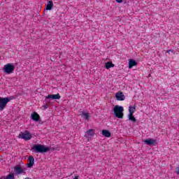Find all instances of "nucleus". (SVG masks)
<instances>
[{"label":"nucleus","instance_id":"nucleus-19","mask_svg":"<svg viewBox=\"0 0 179 179\" xmlns=\"http://www.w3.org/2000/svg\"><path fill=\"white\" fill-rule=\"evenodd\" d=\"M129 120L131 121V122H136V118L134 117V115H129Z\"/></svg>","mask_w":179,"mask_h":179},{"label":"nucleus","instance_id":"nucleus-24","mask_svg":"<svg viewBox=\"0 0 179 179\" xmlns=\"http://www.w3.org/2000/svg\"><path fill=\"white\" fill-rule=\"evenodd\" d=\"M0 179H3V176H2L1 178H0Z\"/></svg>","mask_w":179,"mask_h":179},{"label":"nucleus","instance_id":"nucleus-13","mask_svg":"<svg viewBox=\"0 0 179 179\" xmlns=\"http://www.w3.org/2000/svg\"><path fill=\"white\" fill-rule=\"evenodd\" d=\"M138 65V63L134 59H129V69H131V68H134V66H136Z\"/></svg>","mask_w":179,"mask_h":179},{"label":"nucleus","instance_id":"nucleus-22","mask_svg":"<svg viewBox=\"0 0 179 179\" xmlns=\"http://www.w3.org/2000/svg\"><path fill=\"white\" fill-rule=\"evenodd\" d=\"M116 2H117V3H121L122 2V0H116Z\"/></svg>","mask_w":179,"mask_h":179},{"label":"nucleus","instance_id":"nucleus-1","mask_svg":"<svg viewBox=\"0 0 179 179\" xmlns=\"http://www.w3.org/2000/svg\"><path fill=\"white\" fill-rule=\"evenodd\" d=\"M113 113L117 118H124V107L116 105L113 108Z\"/></svg>","mask_w":179,"mask_h":179},{"label":"nucleus","instance_id":"nucleus-26","mask_svg":"<svg viewBox=\"0 0 179 179\" xmlns=\"http://www.w3.org/2000/svg\"><path fill=\"white\" fill-rule=\"evenodd\" d=\"M0 59H1V57H0Z\"/></svg>","mask_w":179,"mask_h":179},{"label":"nucleus","instance_id":"nucleus-16","mask_svg":"<svg viewBox=\"0 0 179 179\" xmlns=\"http://www.w3.org/2000/svg\"><path fill=\"white\" fill-rule=\"evenodd\" d=\"M135 111H136V106H134L129 107V115H134V113H135Z\"/></svg>","mask_w":179,"mask_h":179},{"label":"nucleus","instance_id":"nucleus-15","mask_svg":"<svg viewBox=\"0 0 179 179\" xmlns=\"http://www.w3.org/2000/svg\"><path fill=\"white\" fill-rule=\"evenodd\" d=\"M54 6V3H52V1H49L48 2V4L46 5V10H51Z\"/></svg>","mask_w":179,"mask_h":179},{"label":"nucleus","instance_id":"nucleus-21","mask_svg":"<svg viewBox=\"0 0 179 179\" xmlns=\"http://www.w3.org/2000/svg\"><path fill=\"white\" fill-rule=\"evenodd\" d=\"M43 107L45 109L48 108L49 106L48 104H46V105H43Z\"/></svg>","mask_w":179,"mask_h":179},{"label":"nucleus","instance_id":"nucleus-5","mask_svg":"<svg viewBox=\"0 0 179 179\" xmlns=\"http://www.w3.org/2000/svg\"><path fill=\"white\" fill-rule=\"evenodd\" d=\"M3 69H4L5 73H8L9 75L10 73H13V71H15V66H13L10 63H8L4 65Z\"/></svg>","mask_w":179,"mask_h":179},{"label":"nucleus","instance_id":"nucleus-23","mask_svg":"<svg viewBox=\"0 0 179 179\" xmlns=\"http://www.w3.org/2000/svg\"><path fill=\"white\" fill-rule=\"evenodd\" d=\"M73 179H79V176H75Z\"/></svg>","mask_w":179,"mask_h":179},{"label":"nucleus","instance_id":"nucleus-25","mask_svg":"<svg viewBox=\"0 0 179 179\" xmlns=\"http://www.w3.org/2000/svg\"><path fill=\"white\" fill-rule=\"evenodd\" d=\"M170 51H171V50H169L167 52L170 53Z\"/></svg>","mask_w":179,"mask_h":179},{"label":"nucleus","instance_id":"nucleus-4","mask_svg":"<svg viewBox=\"0 0 179 179\" xmlns=\"http://www.w3.org/2000/svg\"><path fill=\"white\" fill-rule=\"evenodd\" d=\"M9 101H10V98L9 97H0V111L5 110V107H6V104H8Z\"/></svg>","mask_w":179,"mask_h":179},{"label":"nucleus","instance_id":"nucleus-8","mask_svg":"<svg viewBox=\"0 0 179 179\" xmlns=\"http://www.w3.org/2000/svg\"><path fill=\"white\" fill-rule=\"evenodd\" d=\"M94 136V129H90L86 131L85 138H87L89 142V138H93Z\"/></svg>","mask_w":179,"mask_h":179},{"label":"nucleus","instance_id":"nucleus-14","mask_svg":"<svg viewBox=\"0 0 179 179\" xmlns=\"http://www.w3.org/2000/svg\"><path fill=\"white\" fill-rule=\"evenodd\" d=\"M102 135L106 138H110L111 136V132L108 130L103 129L102 130Z\"/></svg>","mask_w":179,"mask_h":179},{"label":"nucleus","instance_id":"nucleus-6","mask_svg":"<svg viewBox=\"0 0 179 179\" xmlns=\"http://www.w3.org/2000/svg\"><path fill=\"white\" fill-rule=\"evenodd\" d=\"M45 101L48 103V100H50V99H51L52 100H59V99H61V95H59V93H57V94H48V96H45Z\"/></svg>","mask_w":179,"mask_h":179},{"label":"nucleus","instance_id":"nucleus-11","mask_svg":"<svg viewBox=\"0 0 179 179\" xmlns=\"http://www.w3.org/2000/svg\"><path fill=\"white\" fill-rule=\"evenodd\" d=\"M28 160L29 164H27V167H29V169H31V167H33V166H34V157H29Z\"/></svg>","mask_w":179,"mask_h":179},{"label":"nucleus","instance_id":"nucleus-17","mask_svg":"<svg viewBox=\"0 0 179 179\" xmlns=\"http://www.w3.org/2000/svg\"><path fill=\"white\" fill-rule=\"evenodd\" d=\"M105 68L106 69H110V68H114V64H113V62H108L106 64H105Z\"/></svg>","mask_w":179,"mask_h":179},{"label":"nucleus","instance_id":"nucleus-20","mask_svg":"<svg viewBox=\"0 0 179 179\" xmlns=\"http://www.w3.org/2000/svg\"><path fill=\"white\" fill-rule=\"evenodd\" d=\"M176 173L178 176H179V166L176 168Z\"/></svg>","mask_w":179,"mask_h":179},{"label":"nucleus","instance_id":"nucleus-2","mask_svg":"<svg viewBox=\"0 0 179 179\" xmlns=\"http://www.w3.org/2000/svg\"><path fill=\"white\" fill-rule=\"evenodd\" d=\"M36 153H47L50 150V147H45L43 145H34L32 148Z\"/></svg>","mask_w":179,"mask_h":179},{"label":"nucleus","instance_id":"nucleus-10","mask_svg":"<svg viewBox=\"0 0 179 179\" xmlns=\"http://www.w3.org/2000/svg\"><path fill=\"white\" fill-rule=\"evenodd\" d=\"M14 171L15 174H17V176H19V174H23V173H24V170H23V168L19 166H16L14 168Z\"/></svg>","mask_w":179,"mask_h":179},{"label":"nucleus","instance_id":"nucleus-12","mask_svg":"<svg viewBox=\"0 0 179 179\" xmlns=\"http://www.w3.org/2000/svg\"><path fill=\"white\" fill-rule=\"evenodd\" d=\"M31 120H33L34 121H40V115H38V113H37V112H34L31 115Z\"/></svg>","mask_w":179,"mask_h":179},{"label":"nucleus","instance_id":"nucleus-3","mask_svg":"<svg viewBox=\"0 0 179 179\" xmlns=\"http://www.w3.org/2000/svg\"><path fill=\"white\" fill-rule=\"evenodd\" d=\"M18 138L20 139H24V141H30L33 136L30 134V131L26 130L24 132H20Z\"/></svg>","mask_w":179,"mask_h":179},{"label":"nucleus","instance_id":"nucleus-9","mask_svg":"<svg viewBox=\"0 0 179 179\" xmlns=\"http://www.w3.org/2000/svg\"><path fill=\"white\" fill-rule=\"evenodd\" d=\"M81 118L85 121H89L90 120V113L82 111L80 114Z\"/></svg>","mask_w":179,"mask_h":179},{"label":"nucleus","instance_id":"nucleus-7","mask_svg":"<svg viewBox=\"0 0 179 179\" xmlns=\"http://www.w3.org/2000/svg\"><path fill=\"white\" fill-rule=\"evenodd\" d=\"M115 97L118 101H124L125 100V95H124V93L122 92H119L115 94Z\"/></svg>","mask_w":179,"mask_h":179},{"label":"nucleus","instance_id":"nucleus-18","mask_svg":"<svg viewBox=\"0 0 179 179\" xmlns=\"http://www.w3.org/2000/svg\"><path fill=\"white\" fill-rule=\"evenodd\" d=\"M145 143H146L148 145H153V143H155V140L152 139V138H148V139H145L144 141Z\"/></svg>","mask_w":179,"mask_h":179}]
</instances>
